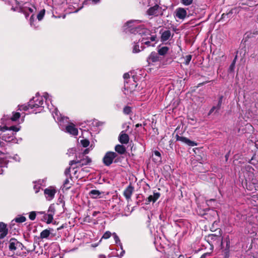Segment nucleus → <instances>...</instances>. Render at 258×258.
<instances>
[{"label":"nucleus","instance_id":"obj_42","mask_svg":"<svg viewBox=\"0 0 258 258\" xmlns=\"http://www.w3.org/2000/svg\"><path fill=\"white\" fill-rule=\"evenodd\" d=\"M112 235L116 243L120 242L119 238L115 233H113Z\"/></svg>","mask_w":258,"mask_h":258},{"label":"nucleus","instance_id":"obj_53","mask_svg":"<svg viewBox=\"0 0 258 258\" xmlns=\"http://www.w3.org/2000/svg\"><path fill=\"white\" fill-rule=\"evenodd\" d=\"M214 237V238H218V237H217V236H213V235H212V237Z\"/></svg>","mask_w":258,"mask_h":258},{"label":"nucleus","instance_id":"obj_1","mask_svg":"<svg viewBox=\"0 0 258 258\" xmlns=\"http://www.w3.org/2000/svg\"><path fill=\"white\" fill-rule=\"evenodd\" d=\"M142 21L138 20H131L126 22L124 25V29L131 33L140 35L142 38L140 39L142 44H145L148 46H154L156 36L155 35H151L149 29L144 28L143 25L141 24Z\"/></svg>","mask_w":258,"mask_h":258},{"label":"nucleus","instance_id":"obj_31","mask_svg":"<svg viewBox=\"0 0 258 258\" xmlns=\"http://www.w3.org/2000/svg\"><path fill=\"white\" fill-rule=\"evenodd\" d=\"M20 117V113L19 112L13 113V116L11 117V120L13 121H16Z\"/></svg>","mask_w":258,"mask_h":258},{"label":"nucleus","instance_id":"obj_35","mask_svg":"<svg viewBox=\"0 0 258 258\" xmlns=\"http://www.w3.org/2000/svg\"><path fill=\"white\" fill-rule=\"evenodd\" d=\"M139 47H139V44H138L137 43L135 44L133 46V53L139 52L141 51V50L139 49Z\"/></svg>","mask_w":258,"mask_h":258},{"label":"nucleus","instance_id":"obj_27","mask_svg":"<svg viewBox=\"0 0 258 258\" xmlns=\"http://www.w3.org/2000/svg\"><path fill=\"white\" fill-rule=\"evenodd\" d=\"M154 155L157 157L156 158H153L154 160L157 162H160L161 161V157L160 153L158 151H155L154 152Z\"/></svg>","mask_w":258,"mask_h":258},{"label":"nucleus","instance_id":"obj_34","mask_svg":"<svg viewBox=\"0 0 258 258\" xmlns=\"http://www.w3.org/2000/svg\"><path fill=\"white\" fill-rule=\"evenodd\" d=\"M191 59V55H186L184 57V64L186 65H188Z\"/></svg>","mask_w":258,"mask_h":258},{"label":"nucleus","instance_id":"obj_36","mask_svg":"<svg viewBox=\"0 0 258 258\" xmlns=\"http://www.w3.org/2000/svg\"><path fill=\"white\" fill-rule=\"evenodd\" d=\"M8 130H11V132H17L20 130V127L19 126H12L8 128Z\"/></svg>","mask_w":258,"mask_h":258},{"label":"nucleus","instance_id":"obj_9","mask_svg":"<svg viewBox=\"0 0 258 258\" xmlns=\"http://www.w3.org/2000/svg\"><path fill=\"white\" fill-rule=\"evenodd\" d=\"M147 14L149 16L154 17L162 15V8L158 5H155L154 6L148 9L147 11Z\"/></svg>","mask_w":258,"mask_h":258},{"label":"nucleus","instance_id":"obj_3","mask_svg":"<svg viewBox=\"0 0 258 258\" xmlns=\"http://www.w3.org/2000/svg\"><path fill=\"white\" fill-rule=\"evenodd\" d=\"M52 116L54 120L58 123L60 128L71 135L77 136L78 134V130L73 123H69L68 117L62 116L59 113L57 109L52 111Z\"/></svg>","mask_w":258,"mask_h":258},{"label":"nucleus","instance_id":"obj_22","mask_svg":"<svg viewBox=\"0 0 258 258\" xmlns=\"http://www.w3.org/2000/svg\"><path fill=\"white\" fill-rule=\"evenodd\" d=\"M115 150L119 154H123L125 152V148L123 145H117L115 147Z\"/></svg>","mask_w":258,"mask_h":258},{"label":"nucleus","instance_id":"obj_48","mask_svg":"<svg viewBox=\"0 0 258 258\" xmlns=\"http://www.w3.org/2000/svg\"><path fill=\"white\" fill-rule=\"evenodd\" d=\"M34 10H35V8L34 7H32V8H29V11H30V12L31 13H33L34 12Z\"/></svg>","mask_w":258,"mask_h":258},{"label":"nucleus","instance_id":"obj_20","mask_svg":"<svg viewBox=\"0 0 258 258\" xmlns=\"http://www.w3.org/2000/svg\"><path fill=\"white\" fill-rule=\"evenodd\" d=\"M186 15V11L183 8H179L177 10L176 16L179 19H184Z\"/></svg>","mask_w":258,"mask_h":258},{"label":"nucleus","instance_id":"obj_51","mask_svg":"<svg viewBox=\"0 0 258 258\" xmlns=\"http://www.w3.org/2000/svg\"><path fill=\"white\" fill-rule=\"evenodd\" d=\"M99 258H106L104 255L100 254L99 255Z\"/></svg>","mask_w":258,"mask_h":258},{"label":"nucleus","instance_id":"obj_29","mask_svg":"<svg viewBox=\"0 0 258 258\" xmlns=\"http://www.w3.org/2000/svg\"><path fill=\"white\" fill-rule=\"evenodd\" d=\"M35 22V18L34 15L33 14L31 15L30 19V24L32 27H34L35 28H37L38 27V25H36V24L34 23Z\"/></svg>","mask_w":258,"mask_h":258},{"label":"nucleus","instance_id":"obj_26","mask_svg":"<svg viewBox=\"0 0 258 258\" xmlns=\"http://www.w3.org/2000/svg\"><path fill=\"white\" fill-rule=\"evenodd\" d=\"M14 220L17 223H23L26 221V218L24 216H20L16 217Z\"/></svg>","mask_w":258,"mask_h":258},{"label":"nucleus","instance_id":"obj_59","mask_svg":"<svg viewBox=\"0 0 258 258\" xmlns=\"http://www.w3.org/2000/svg\"><path fill=\"white\" fill-rule=\"evenodd\" d=\"M255 34H258V32H256Z\"/></svg>","mask_w":258,"mask_h":258},{"label":"nucleus","instance_id":"obj_61","mask_svg":"<svg viewBox=\"0 0 258 258\" xmlns=\"http://www.w3.org/2000/svg\"><path fill=\"white\" fill-rule=\"evenodd\" d=\"M182 258H183V257H182Z\"/></svg>","mask_w":258,"mask_h":258},{"label":"nucleus","instance_id":"obj_47","mask_svg":"<svg viewBox=\"0 0 258 258\" xmlns=\"http://www.w3.org/2000/svg\"><path fill=\"white\" fill-rule=\"evenodd\" d=\"M14 160H15L16 161H20V158L17 155H16L13 157Z\"/></svg>","mask_w":258,"mask_h":258},{"label":"nucleus","instance_id":"obj_15","mask_svg":"<svg viewBox=\"0 0 258 258\" xmlns=\"http://www.w3.org/2000/svg\"><path fill=\"white\" fill-rule=\"evenodd\" d=\"M134 187L132 185H129L124 190L123 195L127 200H129L131 199Z\"/></svg>","mask_w":258,"mask_h":258},{"label":"nucleus","instance_id":"obj_24","mask_svg":"<svg viewBox=\"0 0 258 258\" xmlns=\"http://www.w3.org/2000/svg\"><path fill=\"white\" fill-rule=\"evenodd\" d=\"M50 234V231L48 229L43 230L40 233V237L42 239L47 238Z\"/></svg>","mask_w":258,"mask_h":258},{"label":"nucleus","instance_id":"obj_23","mask_svg":"<svg viewBox=\"0 0 258 258\" xmlns=\"http://www.w3.org/2000/svg\"><path fill=\"white\" fill-rule=\"evenodd\" d=\"M169 50V48L167 46H163L159 49L158 53L161 55H164L166 54L168 51Z\"/></svg>","mask_w":258,"mask_h":258},{"label":"nucleus","instance_id":"obj_11","mask_svg":"<svg viewBox=\"0 0 258 258\" xmlns=\"http://www.w3.org/2000/svg\"><path fill=\"white\" fill-rule=\"evenodd\" d=\"M47 213V214L45 215V218H47V223H50L52 222L55 213V207L53 204L49 206Z\"/></svg>","mask_w":258,"mask_h":258},{"label":"nucleus","instance_id":"obj_52","mask_svg":"<svg viewBox=\"0 0 258 258\" xmlns=\"http://www.w3.org/2000/svg\"><path fill=\"white\" fill-rule=\"evenodd\" d=\"M98 213H99L98 212H96V211L94 212L93 213V216H96Z\"/></svg>","mask_w":258,"mask_h":258},{"label":"nucleus","instance_id":"obj_57","mask_svg":"<svg viewBox=\"0 0 258 258\" xmlns=\"http://www.w3.org/2000/svg\"><path fill=\"white\" fill-rule=\"evenodd\" d=\"M252 160V159H251V160L250 163H251V164H253L252 162H251V160Z\"/></svg>","mask_w":258,"mask_h":258},{"label":"nucleus","instance_id":"obj_49","mask_svg":"<svg viewBox=\"0 0 258 258\" xmlns=\"http://www.w3.org/2000/svg\"><path fill=\"white\" fill-rule=\"evenodd\" d=\"M89 152V150L88 149H86L83 152L84 155L88 154Z\"/></svg>","mask_w":258,"mask_h":258},{"label":"nucleus","instance_id":"obj_56","mask_svg":"<svg viewBox=\"0 0 258 258\" xmlns=\"http://www.w3.org/2000/svg\"><path fill=\"white\" fill-rule=\"evenodd\" d=\"M44 213V212H39V213H40V214H43Z\"/></svg>","mask_w":258,"mask_h":258},{"label":"nucleus","instance_id":"obj_28","mask_svg":"<svg viewBox=\"0 0 258 258\" xmlns=\"http://www.w3.org/2000/svg\"><path fill=\"white\" fill-rule=\"evenodd\" d=\"M7 163L5 160H0V174H3L4 170L2 168L6 167Z\"/></svg>","mask_w":258,"mask_h":258},{"label":"nucleus","instance_id":"obj_10","mask_svg":"<svg viewBox=\"0 0 258 258\" xmlns=\"http://www.w3.org/2000/svg\"><path fill=\"white\" fill-rule=\"evenodd\" d=\"M91 162V159L88 156L84 157L80 160H72L70 162V165L72 166L74 164H78L79 166L87 165Z\"/></svg>","mask_w":258,"mask_h":258},{"label":"nucleus","instance_id":"obj_32","mask_svg":"<svg viewBox=\"0 0 258 258\" xmlns=\"http://www.w3.org/2000/svg\"><path fill=\"white\" fill-rule=\"evenodd\" d=\"M221 106H219V104H217V106H213L210 110L209 111V114H212L215 110L216 111V112H218V111L220 110Z\"/></svg>","mask_w":258,"mask_h":258},{"label":"nucleus","instance_id":"obj_17","mask_svg":"<svg viewBox=\"0 0 258 258\" xmlns=\"http://www.w3.org/2000/svg\"><path fill=\"white\" fill-rule=\"evenodd\" d=\"M72 185V179L71 177L67 178L63 182V185L61 187L62 190H67L70 189Z\"/></svg>","mask_w":258,"mask_h":258},{"label":"nucleus","instance_id":"obj_21","mask_svg":"<svg viewBox=\"0 0 258 258\" xmlns=\"http://www.w3.org/2000/svg\"><path fill=\"white\" fill-rule=\"evenodd\" d=\"M158 60V56L157 53L155 52H152L151 53L150 55L148 56L147 61L150 63L151 62H156Z\"/></svg>","mask_w":258,"mask_h":258},{"label":"nucleus","instance_id":"obj_5","mask_svg":"<svg viewBox=\"0 0 258 258\" xmlns=\"http://www.w3.org/2000/svg\"><path fill=\"white\" fill-rule=\"evenodd\" d=\"M57 190L54 186H50L44 190L45 199L48 201H52L56 194Z\"/></svg>","mask_w":258,"mask_h":258},{"label":"nucleus","instance_id":"obj_41","mask_svg":"<svg viewBox=\"0 0 258 258\" xmlns=\"http://www.w3.org/2000/svg\"><path fill=\"white\" fill-rule=\"evenodd\" d=\"M111 235V233L109 231H106L102 236V238L104 239H108L109 238Z\"/></svg>","mask_w":258,"mask_h":258},{"label":"nucleus","instance_id":"obj_38","mask_svg":"<svg viewBox=\"0 0 258 258\" xmlns=\"http://www.w3.org/2000/svg\"><path fill=\"white\" fill-rule=\"evenodd\" d=\"M123 113L125 114H129L131 112V108L129 106H125L123 108Z\"/></svg>","mask_w":258,"mask_h":258},{"label":"nucleus","instance_id":"obj_16","mask_svg":"<svg viewBox=\"0 0 258 258\" xmlns=\"http://www.w3.org/2000/svg\"><path fill=\"white\" fill-rule=\"evenodd\" d=\"M104 192L100 191L98 190L92 189L89 192L90 196L93 199L101 198Z\"/></svg>","mask_w":258,"mask_h":258},{"label":"nucleus","instance_id":"obj_54","mask_svg":"<svg viewBox=\"0 0 258 258\" xmlns=\"http://www.w3.org/2000/svg\"><path fill=\"white\" fill-rule=\"evenodd\" d=\"M247 168H249L250 169V168H251V167L250 166H247Z\"/></svg>","mask_w":258,"mask_h":258},{"label":"nucleus","instance_id":"obj_8","mask_svg":"<svg viewBox=\"0 0 258 258\" xmlns=\"http://www.w3.org/2000/svg\"><path fill=\"white\" fill-rule=\"evenodd\" d=\"M22 244L15 238H11L9 241V249L14 252L17 250L22 249Z\"/></svg>","mask_w":258,"mask_h":258},{"label":"nucleus","instance_id":"obj_14","mask_svg":"<svg viewBox=\"0 0 258 258\" xmlns=\"http://www.w3.org/2000/svg\"><path fill=\"white\" fill-rule=\"evenodd\" d=\"M118 140L121 144H126L129 141V136L124 131H122L119 134Z\"/></svg>","mask_w":258,"mask_h":258},{"label":"nucleus","instance_id":"obj_39","mask_svg":"<svg viewBox=\"0 0 258 258\" xmlns=\"http://www.w3.org/2000/svg\"><path fill=\"white\" fill-rule=\"evenodd\" d=\"M36 213L35 212H31L29 215V218L31 220H34L36 218Z\"/></svg>","mask_w":258,"mask_h":258},{"label":"nucleus","instance_id":"obj_19","mask_svg":"<svg viewBox=\"0 0 258 258\" xmlns=\"http://www.w3.org/2000/svg\"><path fill=\"white\" fill-rule=\"evenodd\" d=\"M171 32L169 30H165L161 33V41L164 42L171 37Z\"/></svg>","mask_w":258,"mask_h":258},{"label":"nucleus","instance_id":"obj_6","mask_svg":"<svg viewBox=\"0 0 258 258\" xmlns=\"http://www.w3.org/2000/svg\"><path fill=\"white\" fill-rule=\"evenodd\" d=\"M116 156V153L114 152H107L103 159V163L106 166H107L110 165L112 163L113 160Z\"/></svg>","mask_w":258,"mask_h":258},{"label":"nucleus","instance_id":"obj_50","mask_svg":"<svg viewBox=\"0 0 258 258\" xmlns=\"http://www.w3.org/2000/svg\"><path fill=\"white\" fill-rule=\"evenodd\" d=\"M70 168H68L65 171V174H68L70 173Z\"/></svg>","mask_w":258,"mask_h":258},{"label":"nucleus","instance_id":"obj_46","mask_svg":"<svg viewBox=\"0 0 258 258\" xmlns=\"http://www.w3.org/2000/svg\"><path fill=\"white\" fill-rule=\"evenodd\" d=\"M222 100H223V96H221L220 97L219 100H218V104H219V106H221L222 103Z\"/></svg>","mask_w":258,"mask_h":258},{"label":"nucleus","instance_id":"obj_60","mask_svg":"<svg viewBox=\"0 0 258 258\" xmlns=\"http://www.w3.org/2000/svg\"><path fill=\"white\" fill-rule=\"evenodd\" d=\"M65 18V15H64V16H63V18Z\"/></svg>","mask_w":258,"mask_h":258},{"label":"nucleus","instance_id":"obj_45","mask_svg":"<svg viewBox=\"0 0 258 258\" xmlns=\"http://www.w3.org/2000/svg\"><path fill=\"white\" fill-rule=\"evenodd\" d=\"M211 255V253L207 252L203 254L200 258H206L208 256H210Z\"/></svg>","mask_w":258,"mask_h":258},{"label":"nucleus","instance_id":"obj_4","mask_svg":"<svg viewBox=\"0 0 258 258\" xmlns=\"http://www.w3.org/2000/svg\"><path fill=\"white\" fill-rule=\"evenodd\" d=\"M4 134L2 135V139L0 138V154H5L6 143L4 142H10L13 141L15 139V135L11 132V130H8V127H5L2 128Z\"/></svg>","mask_w":258,"mask_h":258},{"label":"nucleus","instance_id":"obj_30","mask_svg":"<svg viewBox=\"0 0 258 258\" xmlns=\"http://www.w3.org/2000/svg\"><path fill=\"white\" fill-rule=\"evenodd\" d=\"M45 10L44 9L39 12L37 16V18L38 19V21H41L42 20L45 15Z\"/></svg>","mask_w":258,"mask_h":258},{"label":"nucleus","instance_id":"obj_44","mask_svg":"<svg viewBox=\"0 0 258 258\" xmlns=\"http://www.w3.org/2000/svg\"><path fill=\"white\" fill-rule=\"evenodd\" d=\"M90 3L93 5L98 4L100 2V0H88Z\"/></svg>","mask_w":258,"mask_h":258},{"label":"nucleus","instance_id":"obj_25","mask_svg":"<svg viewBox=\"0 0 258 258\" xmlns=\"http://www.w3.org/2000/svg\"><path fill=\"white\" fill-rule=\"evenodd\" d=\"M230 247V241L229 240H226V248L225 249V257L228 258L229 257V250Z\"/></svg>","mask_w":258,"mask_h":258},{"label":"nucleus","instance_id":"obj_13","mask_svg":"<svg viewBox=\"0 0 258 258\" xmlns=\"http://www.w3.org/2000/svg\"><path fill=\"white\" fill-rule=\"evenodd\" d=\"M0 238H4L8 233L7 225L3 222H0Z\"/></svg>","mask_w":258,"mask_h":258},{"label":"nucleus","instance_id":"obj_58","mask_svg":"<svg viewBox=\"0 0 258 258\" xmlns=\"http://www.w3.org/2000/svg\"><path fill=\"white\" fill-rule=\"evenodd\" d=\"M247 189L249 190H251V189H250V188H248V187H247Z\"/></svg>","mask_w":258,"mask_h":258},{"label":"nucleus","instance_id":"obj_2","mask_svg":"<svg viewBox=\"0 0 258 258\" xmlns=\"http://www.w3.org/2000/svg\"><path fill=\"white\" fill-rule=\"evenodd\" d=\"M46 108L51 112L54 111L55 108L51 103V96L47 92L43 93L42 95H39V93L36 94L35 97H33L30 100L28 105H24L20 106V110H27L29 109L35 108L33 112L37 113L41 112L45 107Z\"/></svg>","mask_w":258,"mask_h":258},{"label":"nucleus","instance_id":"obj_18","mask_svg":"<svg viewBox=\"0 0 258 258\" xmlns=\"http://www.w3.org/2000/svg\"><path fill=\"white\" fill-rule=\"evenodd\" d=\"M160 197V194L159 192H154L153 195H150L147 200V204H149L152 202L155 203Z\"/></svg>","mask_w":258,"mask_h":258},{"label":"nucleus","instance_id":"obj_37","mask_svg":"<svg viewBox=\"0 0 258 258\" xmlns=\"http://www.w3.org/2000/svg\"><path fill=\"white\" fill-rule=\"evenodd\" d=\"M33 188H34L35 193H38L40 188V184L38 182L35 183Z\"/></svg>","mask_w":258,"mask_h":258},{"label":"nucleus","instance_id":"obj_7","mask_svg":"<svg viewBox=\"0 0 258 258\" xmlns=\"http://www.w3.org/2000/svg\"><path fill=\"white\" fill-rule=\"evenodd\" d=\"M123 78L125 80L124 81V89L127 91H130L131 92H133L137 86L136 83L135 78L134 76H133V80L134 82L131 86L129 85L128 82L127 81V79L130 78V75L128 73H125L123 75Z\"/></svg>","mask_w":258,"mask_h":258},{"label":"nucleus","instance_id":"obj_12","mask_svg":"<svg viewBox=\"0 0 258 258\" xmlns=\"http://www.w3.org/2000/svg\"><path fill=\"white\" fill-rule=\"evenodd\" d=\"M176 140L177 141H180L191 147H193L197 145V144L195 142L190 141V140L184 137L177 136Z\"/></svg>","mask_w":258,"mask_h":258},{"label":"nucleus","instance_id":"obj_40","mask_svg":"<svg viewBox=\"0 0 258 258\" xmlns=\"http://www.w3.org/2000/svg\"><path fill=\"white\" fill-rule=\"evenodd\" d=\"M193 0H181V3L185 6H189L192 4Z\"/></svg>","mask_w":258,"mask_h":258},{"label":"nucleus","instance_id":"obj_33","mask_svg":"<svg viewBox=\"0 0 258 258\" xmlns=\"http://www.w3.org/2000/svg\"><path fill=\"white\" fill-rule=\"evenodd\" d=\"M81 144L83 147H87L89 145L90 142L87 139H84L81 140Z\"/></svg>","mask_w":258,"mask_h":258},{"label":"nucleus","instance_id":"obj_43","mask_svg":"<svg viewBox=\"0 0 258 258\" xmlns=\"http://www.w3.org/2000/svg\"><path fill=\"white\" fill-rule=\"evenodd\" d=\"M237 58V56H236L234 59L233 60L232 63H231V64L230 65V69H233L234 66H235V61H236V59Z\"/></svg>","mask_w":258,"mask_h":258},{"label":"nucleus","instance_id":"obj_55","mask_svg":"<svg viewBox=\"0 0 258 258\" xmlns=\"http://www.w3.org/2000/svg\"><path fill=\"white\" fill-rule=\"evenodd\" d=\"M256 256H257V255H256ZM251 258H256V256H253V257H251Z\"/></svg>","mask_w":258,"mask_h":258}]
</instances>
